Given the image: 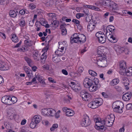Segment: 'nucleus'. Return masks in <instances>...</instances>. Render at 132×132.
<instances>
[{
  "mask_svg": "<svg viewBox=\"0 0 132 132\" xmlns=\"http://www.w3.org/2000/svg\"><path fill=\"white\" fill-rule=\"evenodd\" d=\"M111 5L110 7H112L113 10H119V8L118 6V5L117 4L115 3L112 1L111 2Z\"/></svg>",
  "mask_w": 132,
  "mask_h": 132,
  "instance_id": "b1692460",
  "label": "nucleus"
},
{
  "mask_svg": "<svg viewBox=\"0 0 132 132\" xmlns=\"http://www.w3.org/2000/svg\"><path fill=\"white\" fill-rule=\"evenodd\" d=\"M104 34L101 31L98 32L95 34L96 36L98 38V39L102 37V36H104Z\"/></svg>",
  "mask_w": 132,
  "mask_h": 132,
  "instance_id": "72a5a7b5",
  "label": "nucleus"
},
{
  "mask_svg": "<svg viewBox=\"0 0 132 132\" xmlns=\"http://www.w3.org/2000/svg\"><path fill=\"white\" fill-rule=\"evenodd\" d=\"M10 101H11V104L16 102L17 101V99L16 97L14 96L12 97H10Z\"/></svg>",
  "mask_w": 132,
  "mask_h": 132,
  "instance_id": "c9c22d12",
  "label": "nucleus"
},
{
  "mask_svg": "<svg viewBox=\"0 0 132 132\" xmlns=\"http://www.w3.org/2000/svg\"><path fill=\"white\" fill-rule=\"evenodd\" d=\"M123 103L119 102H115L113 103L112 107L114 111L119 113H121L123 112V107L121 106Z\"/></svg>",
  "mask_w": 132,
  "mask_h": 132,
  "instance_id": "7ed1b4c3",
  "label": "nucleus"
},
{
  "mask_svg": "<svg viewBox=\"0 0 132 132\" xmlns=\"http://www.w3.org/2000/svg\"><path fill=\"white\" fill-rule=\"evenodd\" d=\"M101 86L100 84H98L97 86H95L94 84L93 83L92 85H91L90 87H88L89 90L90 92H95L96 91L98 88H100Z\"/></svg>",
  "mask_w": 132,
  "mask_h": 132,
  "instance_id": "ddd939ff",
  "label": "nucleus"
},
{
  "mask_svg": "<svg viewBox=\"0 0 132 132\" xmlns=\"http://www.w3.org/2000/svg\"><path fill=\"white\" fill-rule=\"evenodd\" d=\"M97 63L98 65L102 67H104L107 65L106 58L104 56H101L97 60Z\"/></svg>",
  "mask_w": 132,
  "mask_h": 132,
  "instance_id": "39448f33",
  "label": "nucleus"
},
{
  "mask_svg": "<svg viewBox=\"0 0 132 132\" xmlns=\"http://www.w3.org/2000/svg\"><path fill=\"white\" fill-rule=\"evenodd\" d=\"M62 34L63 35H65L67 33V30L65 28H62Z\"/></svg>",
  "mask_w": 132,
  "mask_h": 132,
  "instance_id": "8fccbe9b",
  "label": "nucleus"
},
{
  "mask_svg": "<svg viewBox=\"0 0 132 132\" xmlns=\"http://www.w3.org/2000/svg\"><path fill=\"white\" fill-rule=\"evenodd\" d=\"M91 121L89 120V117L87 116H85L82 119L81 124L83 127H87L90 125Z\"/></svg>",
  "mask_w": 132,
  "mask_h": 132,
  "instance_id": "423d86ee",
  "label": "nucleus"
},
{
  "mask_svg": "<svg viewBox=\"0 0 132 132\" xmlns=\"http://www.w3.org/2000/svg\"><path fill=\"white\" fill-rule=\"evenodd\" d=\"M0 35L4 39L6 38V36L5 34L3 33L0 32Z\"/></svg>",
  "mask_w": 132,
  "mask_h": 132,
  "instance_id": "774afa93",
  "label": "nucleus"
},
{
  "mask_svg": "<svg viewBox=\"0 0 132 132\" xmlns=\"http://www.w3.org/2000/svg\"><path fill=\"white\" fill-rule=\"evenodd\" d=\"M62 72L63 74L65 75H67L68 74L67 71L63 69L62 71Z\"/></svg>",
  "mask_w": 132,
  "mask_h": 132,
  "instance_id": "69168bd1",
  "label": "nucleus"
},
{
  "mask_svg": "<svg viewBox=\"0 0 132 132\" xmlns=\"http://www.w3.org/2000/svg\"><path fill=\"white\" fill-rule=\"evenodd\" d=\"M19 24L22 27H23L25 25V22L23 18L22 17L20 19Z\"/></svg>",
  "mask_w": 132,
  "mask_h": 132,
  "instance_id": "2f4dec72",
  "label": "nucleus"
},
{
  "mask_svg": "<svg viewBox=\"0 0 132 132\" xmlns=\"http://www.w3.org/2000/svg\"><path fill=\"white\" fill-rule=\"evenodd\" d=\"M46 55L45 54V53L44 52L41 56V59L42 60H43L44 61H45L46 60Z\"/></svg>",
  "mask_w": 132,
  "mask_h": 132,
  "instance_id": "a19ab883",
  "label": "nucleus"
},
{
  "mask_svg": "<svg viewBox=\"0 0 132 132\" xmlns=\"http://www.w3.org/2000/svg\"><path fill=\"white\" fill-rule=\"evenodd\" d=\"M115 116L113 114L107 116L105 118L106 126L108 127H111L114 120Z\"/></svg>",
  "mask_w": 132,
  "mask_h": 132,
  "instance_id": "20e7f679",
  "label": "nucleus"
},
{
  "mask_svg": "<svg viewBox=\"0 0 132 132\" xmlns=\"http://www.w3.org/2000/svg\"><path fill=\"white\" fill-rule=\"evenodd\" d=\"M80 96L83 100L85 101H88L91 97V95L85 90H83L81 92Z\"/></svg>",
  "mask_w": 132,
  "mask_h": 132,
  "instance_id": "0eeeda50",
  "label": "nucleus"
},
{
  "mask_svg": "<svg viewBox=\"0 0 132 132\" xmlns=\"http://www.w3.org/2000/svg\"><path fill=\"white\" fill-rule=\"evenodd\" d=\"M93 84H94L95 85L97 86L98 84H100L99 83V81L97 78H95L94 79Z\"/></svg>",
  "mask_w": 132,
  "mask_h": 132,
  "instance_id": "79ce46f5",
  "label": "nucleus"
},
{
  "mask_svg": "<svg viewBox=\"0 0 132 132\" xmlns=\"http://www.w3.org/2000/svg\"><path fill=\"white\" fill-rule=\"evenodd\" d=\"M119 82V80L118 79H115L110 82V84L114 86L118 84Z\"/></svg>",
  "mask_w": 132,
  "mask_h": 132,
  "instance_id": "c85d7f7f",
  "label": "nucleus"
},
{
  "mask_svg": "<svg viewBox=\"0 0 132 132\" xmlns=\"http://www.w3.org/2000/svg\"><path fill=\"white\" fill-rule=\"evenodd\" d=\"M93 119L96 123L97 122L99 123L98 124L100 123V121H101V119L99 118L98 117H97L96 116H94V117Z\"/></svg>",
  "mask_w": 132,
  "mask_h": 132,
  "instance_id": "58836bf2",
  "label": "nucleus"
},
{
  "mask_svg": "<svg viewBox=\"0 0 132 132\" xmlns=\"http://www.w3.org/2000/svg\"><path fill=\"white\" fill-rule=\"evenodd\" d=\"M78 36H79V37H78V40L81 44L83 43L86 41V37L84 35L81 34H79Z\"/></svg>",
  "mask_w": 132,
  "mask_h": 132,
  "instance_id": "2eb2a0df",
  "label": "nucleus"
},
{
  "mask_svg": "<svg viewBox=\"0 0 132 132\" xmlns=\"http://www.w3.org/2000/svg\"><path fill=\"white\" fill-rule=\"evenodd\" d=\"M25 59L28 63L32 62L31 60L27 57H25Z\"/></svg>",
  "mask_w": 132,
  "mask_h": 132,
  "instance_id": "6e6d98bb",
  "label": "nucleus"
},
{
  "mask_svg": "<svg viewBox=\"0 0 132 132\" xmlns=\"http://www.w3.org/2000/svg\"><path fill=\"white\" fill-rule=\"evenodd\" d=\"M102 94L104 98H107L108 97V95L104 92L102 93Z\"/></svg>",
  "mask_w": 132,
  "mask_h": 132,
  "instance_id": "680f3d73",
  "label": "nucleus"
},
{
  "mask_svg": "<svg viewBox=\"0 0 132 132\" xmlns=\"http://www.w3.org/2000/svg\"><path fill=\"white\" fill-rule=\"evenodd\" d=\"M102 48V47H98L97 50V54L98 55V56L100 57L102 56V55L104 54L103 53V51Z\"/></svg>",
  "mask_w": 132,
  "mask_h": 132,
  "instance_id": "a211bd4d",
  "label": "nucleus"
},
{
  "mask_svg": "<svg viewBox=\"0 0 132 132\" xmlns=\"http://www.w3.org/2000/svg\"><path fill=\"white\" fill-rule=\"evenodd\" d=\"M29 8L31 10H33L36 8V6L32 3L30 4L29 5Z\"/></svg>",
  "mask_w": 132,
  "mask_h": 132,
  "instance_id": "a18cd8bd",
  "label": "nucleus"
},
{
  "mask_svg": "<svg viewBox=\"0 0 132 132\" xmlns=\"http://www.w3.org/2000/svg\"><path fill=\"white\" fill-rule=\"evenodd\" d=\"M118 51L119 53H121L124 51L125 49L123 47H119L118 48Z\"/></svg>",
  "mask_w": 132,
  "mask_h": 132,
  "instance_id": "37998d69",
  "label": "nucleus"
},
{
  "mask_svg": "<svg viewBox=\"0 0 132 132\" xmlns=\"http://www.w3.org/2000/svg\"><path fill=\"white\" fill-rule=\"evenodd\" d=\"M102 124V125H101V126H104V125L105 124H106V121L105 119H104L103 120L101 121H100V123L99 124V125H101L100 124Z\"/></svg>",
  "mask_w": 132,
  "mask_h": 132,
  "instance_id": "603ef678",
  "label": "nucleus"
},
{
  "mask_svg": "<svg viewBox=\"0 0 132 132\" xmlns=\"http://www.w3.org/2000/svg\"><path fill=\"white\" fill-rule=\"evenodd\" d=\"M34 120L32 119L31 122L30 124V127L32 129L35 128L36 126L37 123L35 122Z\"/></svg>",
  "mask_w": 132,
  "mask_h": 132,
  "instance_id": "f704fd0d",
  "label": "nucleus"
},
{
  "mask_svg": "<svg viewBox=\"0 0 132 132\" xmlns=\"http://www.w3.org/2000/svg\"><path fill=\"white\" fill-rule=\"evenodd\" d=\"M103 102L102 98H96L93 99V101L88 104V105L89 108L95 109L102 105Z\"/></svg>",
  "mask_w": 132,
  "mask_h": 132,
  "instance_id": "f03ea898",
  "label": "nucleus"
},
{
  "mask_svg": "<svg viewBox=\"0 0 132 132\" xmlns=\"http://www.w3.org/2000/svg\"><path fill=\"white\" fill-rule=\"evenodd\" d=\"M49 109L45 108L41 110L42 114L44 116H46L49 114Z\"/></svg>",
  "mask_w": 132,
  "mask_h": 132,
  "instance_id": "4be33fe9",
  "label": "nucleus"
},
{
  "mask_svg": "<svg viewBox=\"0 0 132 132\" xmlns=\"http://www.w3.org/2000/svg\"><path fill=\"white\" fill-rule=\"evenodd\" d=\"M2 102L8 105H11V101L10 100V97L9 96H5L3 97L1 99Z\"/></svg>",
  "mask_w": 132,
  "mask_h": 132,
  "instance_id": "9d476101",
  "label": "nucleus"
},
{
  "mask_svg": "<svg viewBox=\"0 0 132 132\" xmlns=\"http://www.w3.org/2000/svg\"><path fill=\"white\" fill-rule=\"evenodd\" d=\"M59 24V22L56 20H54L53 21V22L50 25V26L51 27H53L54 28L57 27L58 26Z\"/></svg>",
  "mask_w": 132,
  "mask_h": 132,
  "instance_id": "a878e982",
  "label": "nucleus"
},
{
  "mask_svg": "<svg viewBox=\"0 0 132 132\" xmlns=\"http://www.w3.org/2000/svg\"><path fill=\"white\" fill-rule=\"evenodd\" d=\"M72 22L77 24H79L80 23V21L76 19H73L72 20Z\"/></svg>",
  "mask_w": 132,
  "mask_h": 132,
  "instance_id": "bf43d9fd",
  "label": "nucleus"
},
{
  "mask_svg": "<svg viewBox=\"0 0 132 132\" xmlns=\"http://www.w3.org/2000/svg\"><path fill=\"white\" fill-rule=\"evenodd\" d=\"M66 113H65L66 116H73L74 114V112L72 110L69 109L67 110Z\"/></svg>",
  "mask_w": 132,
  "mask_h": 132,
  "instance_id": "393cba45",
  "label": "nucleus"
},
{
  "mask_svg": "<svg viewBox=\"0 0 132 132\" xmlns=\"http://www.w3.org/2000/svg\"><path fill=\"white\" fill-rule=\"evenodd\" d=\"M126 108L127 110L132 109V104L131 103H129L127 104L126 106Z\"/></svg>",
  "mask_w": 132,
  "mask_h": 132,
  "instance_id": "c03bdc74",
  "label": "nucleus"
},
{
  "mask_svg": "<svg viewBox=\"0 0 132 132\" xmlns=\"http://www.w3.org/2000/svg\"><path fill=\"white\" fill-rule=\"evenodd\" d=\"M101 126L99 130L101 131H104L106 129V127L104 126H101Z\"/></svg>",
  "mask_w": 132,
  "mask_h": 132,
  "instance_id": "49530a36",
  "label": "nucleus"
},
{
  "mask_svg": "<svg viewBox=\"0 0 132 132\" xmlns=\"http://www.w3.org/2000/svg\"><path fill=\"white\" fill-rule=\"evenodd\" d=\"M79 35H77V34H74L70 38V39H73V38H78V37H79V36H78Z\"/></svg>",
  "mask_w": 132,
  "mask_h": 132,
  "instance_id": "de8ad7c7",
  "label": "nucleus"
},
{
  "mask_svg": "<svg viewBox=\"0 0 132 132\" xmlns=\"http://www.w3.org/2000/svg\"><path fill=\"white\" fill-rule=\"evenodd\" d=\"M25 46L22 47L21 48H20V51H23V52H25L26 50H27V49L25 48Z\"/></svg>",
  "mask_w": 132,
  "mask_h": 132,
  "instance_id": "13d9d810",
  "label": "nucleus"
},
{
  "mask_svg": "<svg viewBox=\"0 0 132 132\" xmlns=\"http://www.w3.org/2000/svg\"><path fill=\"white\" fill-rule=\"evenodd\" d=\"M126 65V62L124 61L121 62L120 65V69L123 70L125 71V69Z\"/></svg>",
  "mask_w": 132,
  "mask_h": 132,
  "instance_id": "cd10ccee",
  "label": "nucleus"
},
{
  "mask_svg": "<svg viewBox=\"0 0 132 132\" xmlns=\"http://www.w3.org/2000/svg\"><path fill=\"white\" fill-rule=\"evenodd\" d=\"M111 2L109 0H103L102 1V4L104 6H110L111 5Z\"/></svg>",
  "mask_w": 132,
  "mask_h": 132,
  "instance_id": "5701e85b",
  "label": "nucleus"
},
{
  "mask_svg": "<svg viewBox=\"0 0 132 132\" xmlns=\"http://www.w3.org/2000/svg\"><path fill=\"white\" fill-rule=\"evenodd\" d=\"M49 115H50L52 116H55V114L56 113L55 111L52 109H49Z\"/></svg>",
  "mask_w": 132,
  "mask_h": 132,
  "instance_id": "bb28decb",
  "label": "nucleus"
},
{
  "mask_svg": "<svg viewBox=\"0 0 132 132\" xmlns=\"http://www.w3.org/2000/svg\"><path fill=\"white\" fill-rule=\"evenodd\" d=\"M52 61L55 63H58L60 62L61 60H60V58L56 55H53L52 58Z\"/></svg>",
  "mask_w": 132,
  "mask_h": 132,
  "instance_id": "aec40b11",
  "label": "nucleus"
},
{
  "mask_svg": "<svg viewBox=\"0 0 132 132\" xmlns=\"http://www.w3.org/2000/svg\"><path fill=\"white\" fill-rule=\"evenodd\" d=\"M36 56L35 57H34V59L35 60L37 61H38L39 60V57H40L39 56V55L37 56Z\"/></svg>",
  "mask_w": 132,
  "mask_h": 132,
  "instance_id": "e2e57ef3",
  "label": "nucleus"
},
{
  "mask_svg": "<svg viewBox=\"0 0 132 132\" xmlns=\"http://www.w3.org/2000/svg\"><path fill=\"white\" fill-rule=\"evenodd\" d=\"M88 72L89 74L95 77L97 75V73L92 70H89Z\"/></svg>",
  "mask_w": 132,
  "mask_h": 132,
  "instance_id": "4c0bfd02",
  "label": "nucleus"
},
{
  "mask_svg": "<svg viewBox=\"0 0 132 132\" xmlns=\"http://www.w3.org/2000/svg\"><path fill=\"white\" fill-rule=\"evenodd\" d=\"M69 85L76 92L80 90L81 89L80 87L74 82H71Z\"/></svg>",
  "mask_w": 132,
  "mask_h": 132,
  "instance_id": "9b49d317",
  "label": "nucleus"
},
{
  "mask_svg": "<svg viewBox=\"0 0 132 132\" xmlns=\"http://www.w3.org/2000/svg\"><path fill=\"white\" fill-rule=\"evenodd\" d=\"M16 13H18V11L15 12L14 10H11L9 12V15L10 17L12 18H15L17 15Z\"/></svg>",
  "mask_w": 132,
  "mask_h": 132,
  "instance_id": "412c9836",
  "label": "nucleus"
},
{
  "mask_svg": "<svg viewBox=\"0 0 132 132\" xmlns=\"http://www.w3.org/2000/svg\"><path fill=\"white\" fill-rule=\"evenodd\" d=\"M48 80L50 81V82H51L53 83H55L56 82L54 81V80L52 78L49 77L48 78Z\"/></svg>",
  "mask_w": 132,
  "mask_h": 132,
  "instance_id": "4d7b16f0",
  "label": "nucleus"
},
{
  "mask_svg": "<svg viewBox=\"0 0 132 132\" xmlns=\"http://www.w3.org/2000/svg\"><path fill=\"white\" fill-rule=\"evenodd\" d=\"M11 39L12 41L15 43H16L18 41V37L16 36L15 34L12 35Z\"/></svg>",
  "mask_w": 132,
  "mask_h": 132,
  "instance_id": "473e14b6",
  "label": "nucleus"
},
{
  "mask_svg": "<svg viewBox=\"0 0 132 132\" xmlns=\"http://www.w3.org/2000/svg\"><path fill=\"white\" fill-rule=\"evenodd\" d=\"M120 73L121 75H126L125 71H124L123 70L120 69L119 72Z\"/></svg>",
  "mask_w": 132,
  "mask_h": 132,
  "instance_id": "864d4df0",
  "label": "nucleus"
},
{
  "mask_svg": "<svg viewBox=\"0 0 132 132\" xmlns=\"http://www.w3.org/2000/svg\"><path fill=\"white\" fill-rule=\"evenodd\" d=\"M95 24L93 20L90 21L87 26V30L88 31L91 32L94 29Z\"/></svg>",
  "mask_w": 132,
  "mask_h": 132,
  "instance_id": "f8f14e48",
  "label": "nucleus"
},
{
  "mask_svg": "<svg viewBox=\"0 0 132 132\" xmlns=\"http://www.w3.org/2000/svg\"><path fill=\"white\" fill-rule=\"evenodd\" d=\"M43 68L45 70H48L49 68V66L48 65L45 64L43 67Z\"/></svg>",
  "mask_w": 132,
  "mask_h": 132,
  "instance_id": "5fc2aeb1",
  "label": "nucleus"
},
{
  "mask_svg": "<svg viewBox=\"0 0 132 132\" xmlns=\"http://www.w3.org/2000/svg\"><path fill=\"white\" fill-rule=\"evenodd\" d=\"M7 113L8 116L11 118H13L15 116V114L13 111L11 110L10 111H9Z\"/></svg>",
  "mask_w": 132,
  "mask_h": 132,
  "instance_id": "c756f323",
  "label": "nucleus"
},
{
  "mask_svg": "<svg viewBox=\"0 0 132 132\" xmlns=\"http://www.w3.org/2000/svg\"><path fill=\"white\" fill-rule=\"evenodd\" d=\"M6 65H5L4 63L0 61V70H6L9 69V68L6 67Z\"/></svg>",
  "mask_w": 132,
  "mask_h": 132,
  "instance_id": "f3484780",
  "label": "nucleus"
},
{
  "mask_svg": "<svg viewBox=\"0 0 132 132\" xmlns=\"http://www.w3.org/2000/svg\"><path fill=\"white\" fill-rule=\"evenodd\" d=\"M79 39L77 38H73V39H70V43L71 44H72L74 43H77L79 42Z\"/></svg>",
  "mask_w": 132,
  "mask_h": 132,
  "instance_id": "ea45409f",
  "label": "nucleus"
},
{
  "mask_svg": "<svg viewBox=\"0 0 132 132\" xmlns=\"http://www.w3.org/2000/svg\"><path fill=\"white\" fill-rule=\"evenodd\" d=\"M59 49L57 51L55 52V54H57V53H58L60 52H62L61 50V49L62 51L64 50V48H66L67 46V44L66 43V42L65 41H63V42H59Z\"/></svg>",
  "mask_w": 132,
  "mask_h": 132,
  "instance_id": "1a4fd4ad",
  "label": "nucleus"
},
{
  "mask_svg": "<svg viewBox=\"0 0 132 132\" xmlns=\"http://www.w3.org/2000/svg\"><path fill=\"white\" fill-rule=\"evenodd\" d=\"M104 36H102V37H101L98 39L99 42L101 43H105L106 40V39L105 37V35H104Z\"/></svg>",
  "mask_w": 132,
  "mask_h": 132,
  "instance_id": "7c9ffc66",
  "label": "nucleus"
},
{
  "mask_svg": "<svg viewBox=\"0 0 132 132\" xmlns=\"http://www.w3.org/2000/svg\"><path fill=\"white\" fill-rule=\"evenodd\" d=\"M132 94L131 92H127L124 94L122 96V99L125 101H128L130 98Z\"/></svg>",
  "mask_w": 132,
  "mask_h": 132,
  "instance_id": "4468645a",
  "label": "nucleus"
},
{
  "mask_svg": "<svg viewBox=\"0 0 132 132\" xmlns=\"http://www.w3.org/2000/svg\"><path fill=\"white\" fill-rule=\"evenodd\" d=\"M114 27L112 25H109L106 28L105 30L106 37L108 40L112 43H115L117 42L116 38L115 37V30Z\"/></svg>",
  "mask_w": 132,
  "mask_h": 132,
  "instance_id": "f257e3e1",
  "label": "nucleus"
},
{
  "mask_svg": "<svg viewBox=\"0 0 132 132\" xmlns=\"http://www.w3.org/2000/svg\"><path fill=\"white\" fill-rule=\"evenodd\" d=\"M61 111L60 110H58L57 113L55 114V117L57 118H58L60 116L59 113H60Z\"/></svg>",
  "mask_w": 132,
  "mask_h": 132,
  "instance_id": "338daca9",
  "label": "nucleus"
},
{
  "mask_svg": "<svg viewBox=\"0 0 132 132\" xmlns=\"http://www.w3.org/2000/svg\"><path fill=\"white\" fill-rule=\"evenodd\" d=\"M125 71L126 72V75L128 76H130L132 75V67H130L128 69H125Z\"/></svg>",
  "mask_w": 132,
  "mask_h": 132,
  "instance_id": "6ab92c4d",
  "label": "nucleus"
},
{
  "mask_svg": "<svg viewBox=\"0 0 132 132\" xmlns=\"http://www.w3.org/2000/svg\"><path fill=\"white\" fill-rule=\"evenodd\" d=\"M114 88L118 92H120L121 91V88L118 86H115Z\"/></svg>",
  "mask_w": 132,
  "mask_h": 132,
  "instance_id": "09e8293b",
  "label": "nucleus"
},
{
  "mask_svg": "<svg viewBox=\"0 0 132 132\" xmlns=\"http://www.w3.org/2000/svg\"><path fill=\"white\" fill-rule=\"evenodd\" d=\"M32 120H34L35 122L37 124L39 123L41 120L42 117L39 115H37L34 117V118Z\"/></svg>",
  "mask_w": 132,
  "mask_h": 132,
  "instance_id": "dca6fc26",
  "label": "nucleus"
},
{
  "mask_svg": "<svg viewBox=\"0 0 132 132\" xmlns=\"http://www.w3.org/2000/svg\"><path fill=\"white\" fill-rule=\"evenodd\" d=\"M92 9L97 11L100 10V9L98 7L93 6H92Z\"/></svg>",
  "mask_w": 132,
  "mask_h": 132,
  "instance_id": "052dcab7",
  "label": "nucleus"
},
{
  "mask_svg": "<svg viewBox=\"0 0 132 132\" xmlns=\"http://www.w3.org/2000/svg\"><path fill=\"white\" fill-rule=\"evenodd\" d=\"M31 41L29 40H26L24 41V43L27 46H31L32 44L31 43Z\"/></svg>",
  "mask_w": 132,
  "mask_h": 132,
  "instance_id": "e433bc0d",
  "label": "nucleus"
},
{
  "mask_svg": "<svg viewBox=\"0 0 132 132\" xmlns=\"http://www.w3.org/2000/svg\"><path fill=\"white\" fill-rule=\"evenodd\" d=\"M93 83V81L92 79L88 78H86L84 80L83 84L85 87L88 88Z\"/></svg>",
  "mask_w": 132,
  "mask_h": 132,
  "instance_id": "6e6552de",
  "label": "nucleus"
},
{
  "mask_svg": "<svg viewBox=\"0 0 132 132\" xmlns=\"http://www.w3.org/2000/svg\"><path fill=\"white\" fill-rule=\"evenodd\" d=\"M129 82V81L127 79L125 78H123L122 79V82L123 84H125L126 83H128Z\"/></svg>",
  "mask_w": 132,
  "mask_h": 132,
  "instance_id": "3c124183",
  "label": "nucleus"
},
{
  "mask_svg": "<svg viewBox=\"0 0 132 132\" xmlns=\"http://www.w3.org/2000/svg\"><path fill=\"white\" fill-rule=\"evenodd\" d=\"M25 13V11L23 9L20 10L19 12V13L22 15H24Z\"/></svg>",
  "mask_w": 132,
  "mask_h": 132,
  "instance_id": "0e129e2a",
  "label": "nucleus"
}]
</instances>
